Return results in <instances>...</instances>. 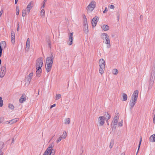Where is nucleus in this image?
<instances>
[{
  "mask_svg": "<svg viewBox=\"0 0 155 155\" xmlns=\"http://www.w3.org/2000/svg\"><path fill=\"white\" fill-rule=\"evenodd\" d=\"M26 96L24 94L20 98L19 100V102L20 103H23L26 100Z\"/></svg>",
  "mask_w": 155,
  "mask_h": 155,
  "instance_id": "obj_14",
  "label": "nucleus"
},
{
  "mask_svg": "<svg viewBox=\"0 0 155 155\" xmlns=\"http://www.w3.org/2000/svg\"><path fill=\"white\" fill-rule=\"evenodd\" d=\"M51 147V149L50 150L49 152V154L50 155H54L55 152V150L54 149H52V147Z\"/></svg>",
  "mask_w": 155,
  "mask_h": 155,
  "instance_id": "obj_24",
  "label": "nucleus"
},
{
  "mask_svg": "<svg viewBox=\"0 0 155 155\" xmlns=\"http://www.w3.org/2000/svg\"><path fill=\"white\" fill-rule=\"evenodd\" d=\"M26 10H23L22 11V15L23 17H24L26 15Z\"/></svg>",
  "mask_w": 155,
  "mask_h": 155,
  "instance_id": "obj_40",
  "label": "nucleus"
},
{
  "mask_svg": "<svg viewBox=\"0 0 155 155\" xmlns=\"http://www.w3.org/2000/svg\"><path fill=\"white\" fill-rule=\"evenodd\" d=\"M56 106V104H53V105H52L51 106V107H50V108H52V107H55Z\"/></svg>",
  "mask_w": 155,
  "mask_h": 155,
  "instance_id": "obj_55",
  "label": "nucleus"
},
{
  "mask_svg": "<svg viewBox=\"0 0 155 155\" xmlns=\"http://www.w3.org/2000/svg\"><path fill=\"white\" fill-rule=\"evenodd\" d=\"M6 65L5 64L1 68V70L0 72V76L1 78L3 77L6 74Z\"/></svg>",
  "mask_w": 155,
  "mask_h": 155,
  "instance_id": "obj_5",
  "label": "nucleus"
},
{
  "mask_svg": "<svg viewBox=\"0 0 155 155\" xmlns=\"http://www.w3.org/2000/svg\"><path fill=\"white\" fill-rule=\"evenodd\" d=\"M119 117V114H115V115L114 117V119H117L118 120Z\"/></svg>",
  "mask_w": 155,
  "mask_h": 155,
  "instance_id": "obj_37",
  "label": "nucleus"
},
{
  "mask_svg": "<svg viewBox=\"0 0 155 155\" xmlns=\"http://www.w3.org/2000/svg\"><path fill=\"white\" fill-rule=\"evenodd\" d=\"M45 15V11L44 9L41 10L40 12V15L41 16H44Z\"/></svg>",
  "mask_w": 155,
  "mask_h": 155,
  "instance_id": "obj_35",
  "label": "nucleus"
},
{
  "mask_svg": "<svg viewBox=\"0 0 155 155\" xmlns=\"http://www.w3.org/2000/svg\"><path fill=\"white\" fill-rule=\"evenodd\" d=\"M51 149V147H48L46 150L45 151L44 154L46 155H47L49 153V151Z\"/></svg>",
  "mask_w": 155,
  "mask_h": 155,
  "instance_id": "obj_25",
  "label": "nucleus"
},
{
  "mask_svg": "<svg viewBox=\"0 0 155 155\" xmlns=\"http://www.w3.org/2000/svg\"><path fill=\"white\" fill-rule=\"evenodd\" d=\"M2 48L0 46V55H2Z\"/></svg>",
  "mask_w": 155,
  "mask_h": 155,
  "instance_id": "obj_47",
  "label": "nucleus"
},
{
  "mask_svg": "<svg viewBox=\"0 0 155 155\" xmlns=\"http://www.w3.org/2000/svg\"><path fill=\"white\" fill-rule=\"evenodd\" d=\"M73 33H71L69 34V39H73Z\"/></svg>",
  "mask_w": 155,
  "mask_h": 155,
  "instance_id": "obj_41",
  "label": "nucleus"
},
{
  "mask_svg": "<svg viewBox=\"0 0 155 155\" xmlns=\"http://www.w3.org/2000/svg\"><path fill=\"white\" fill-rule=\"evenodd\" d=\"M98 122L100 126H103L104 123V116H100L98 119Z\"/></svg>",
  "mask_w": 155,
  "mask_h": 155,
  "instance_id": "obj_7",
  "label": "nucleus"
},
{
  "mask_svg": "<svg viewBox=\"0 0 155 155\" xmlns=\"http://www.w3.org/2000/svg\"><path fill=\"white\" fill-rule=\"evenodd\" d=\"M107 124L108 125H109V123H108V121H107Z\"/></svg>",
  "mask_w": 155,
  "mask_h": 155,
  "instance_id": "obj_63",
  "label": "nucleus"
},
{
  "mask_svg": "<svg viewBox=\"0 0 155 155\" xmlns=\"http://www.w3.org/2000/svg\"><path fill=\"white\" fill-rule=\"evenodd\" d=\"M104 68H102V67H100V69L99 70V73L101 74H102L104 73Z\"/></svg>",
  "mask_w": 155,
  "mask_h": 155,
  "instance_id": "obj_30",
  "label": "nucleus"
},
{
  "mask_svg": "<svg viewBox=\"0 0 155 155\" xmlns=\"http://www.w3.org/2000/svg\"><path fill=\"white\" fill-rule=\"evenodd\" d=\"M54 58V56H53V54L51 53L50 57H48L47 58L46 64H48L52 65L53 63V60Z\"/></svg>",
  "mask_w": 155,
  "mask_h": 155,
  "instance_id": "obj_4",
  "label": "nucleus"
},
{
  "mask_svg": "<svg viewBox=\"0 0 155 155\" xmlns=\"http://www.w3.org/2000/svg\"><path fill=\"white\" fill-rule=\"evenodd\" d=\"M59 138L61 139V140L64 139L63 138V137H62V136H60Z\"/></svg>",
  "mask_w": 155,
  "mask_h": 155,
  "instance_id": "obj_58",
  "label": "nucleus"
},
{
  "mask_svg": "<svg viewBox=\"0 0 155 155\" xmlns=\"http://www.w3.org/2000/svg\"><path fill=\"white\" fill-rule=\"evenodd\" d=\"M73 39H69L67 41V43L69 45H71L72 44Z\"/></svg>",
  "mask_w": 155,
  "mask_h": 155,
  "instance_id": "obj_34",
  "label": "nucleus"
},
{
  "mask_svg": "<svg viewBox=\"0 0 155 155\" xmlns=\"http://www.w3.org/2000/svg\"><path fill=\"white\" fill-rule=\"evenodd\" d=\"M47 1V0H44L43 2V4H44V2H45V3Z\"/></svg>",
  "mask_w": 155,
  "mask_h": 155,
  "instance_id": "obj_59",
  "label": "nucleus"
},
{
  "mask_svg": "<svg viewBox=\"0 0 155 155\" xmlns=\"http://www.w3.org/2000/svg\"><path fill=\"white\" fill-rule=\"evenodd\" d=\"M61 139H60V138H58V139L56 141V142L57 143H59L60 141L61 140Z\"/></svg>",
  "mask_w": 155,
  "mask_h": 155,
  "instance_id": "obj_48",
  "label": "nucleus"
},
{
  "mask_svg": "<svg viewBox=\"0 0 155 155\" xmlns=\"http://www.w3.org/2000/svg\"><path fill=\"white\" fill-rule=\"evenodd\" d=\"M150 141L151 142H155V134H153L149 138Z\"/></svg>",
  "mask_w": 155,
  "mask_h": 155,
  "instance_id": "obj_20",
  "label": "nucleus"
},
{
  "mask_svg": "<svg viewBox=\"0 0 155 155\" xmlns=\"http://www.w3.org/2000/svg\"><path fill=\"white\" fill-rule=\"evenodd\" d=\"M1 62H2V60H1V59H0V65L1 64Z\"/></svg>",
  "mask_w": 155,
  "mask_h": 155,
  "instance_id": "obj_61",
  "label": "nucleus"
},
{
  "mask_svg": "<svg viewBox=\"0 0 155 155\" xmlns=\"http://www.w3.org/2000/svg\"><path fill=\"white\" fill-rule=\"evenodd\" d=\"M33 75V73L31 72L30 73L28 76V81L29 82V84L30 83Z\"/></svg>",
  "mask_w": 155,
  "mask_h": 155,
  "instance_id": "obj_19",
  "label": "nucleus"
},
{
  "mask_svg": "<svg viewBox=\"0 0 155 155\" xmlns=\"http://www.w3.org/2000/svg\"><path fill=\"white\" fill-rule=\"evenodd\" d=\"M15 39H11V42L12 44H14L15 42Z\"/></svg>",
  "mask_w": 155,
  "mask_h": 155,
  "instance_id": "obj_54",
  "label": "nucleus"
},
{
  "mask_svg": "<svg viewBox=\"0 0 155 155\" xmlns=\"http://www.w3.org/2000/svg\"><path fill=\"white\" fill-rule=\"evenodd\" d=\"M11 39H15V33L13 31H11Z\"/></svg>",
  "mask_w": 155,
  "mask_h": 155,
  "instance_id": "obj_33",
  "label": "nucleus"
},
{
  "mask_svg": "<svg viewBox=\"0 0 155 155\" xmlns=\"http://www.w3.org/2000/svg\"><path fill=\"white\" fill-rule=\"evenodd\" d=\"M30 39H27L26 43V48H25V50L26 51H28L29 47H30Z\"/></svg>",
  "mask_w": 155,
  "mask_h": 155,
  "instance_id": "obj_18",
  "label": "nucleus"
},
{
  "mask_svg": "<svg viewBox=\"0 0 155 155\" xmlns=\"http://www.w3.org/2000/svg\"><path fill=\"white\" fill-rule=\"evenodd\" d=\"M105 43L107 44V48H110V39H106L105 41Z\"/></svg>",
  "mask_w": 155,
  "mask_h": 155,
  "instance_id": "obj_23",
  "label": "nucleus"
},
{
  "mask_svg": "<svg viewBox=\"0 0 155 155\" xmlns=\"http://www.w3.org/2000/svg\"><path fill=\"white\" fill-rule=\"evenodd\" d=\"M19 28V24H18V28L17 29V31H18Z\"/></svg>",
  "mask_w": 155,
  "mask_h": 155,
  "instance_id": "obj_57",
  "label": "nucleus"
},
{
  "mask_svg": "<svg viewBox=\"0 0 155 155\" xmlns=\"http://www.w3.org/2000/svg\"><path fill=\"white\" fill-rule=\"evenodd\" d=\"M70 122L69 118H66L64 120V124H69Z\"/></svg>",
  "mask_w": 155,
  "mask_h": 155,
  "instance_id": "obj_28",
  "label": "nucleus"
},
{
  "mask_svg": "<svg viewBox=\"0 0 155 155\" xmlns=\"http://www.w3.org/2000/svg\"><path fill=\"white\" fill-rule=\"evenodd\" d=\"M17 118H14L8 121H6L5 123L6 124H12L17 122Z\"/></svg>",
  "mask_w": 155,
  "mask_h": 155,
  "instance_id": "obj_10",
  "label": "nucleus"
},
{
  "mask_svg": "<svg viewBox=\"0 0 155 155\" xmlns=\"http://www.w3.org/2000/svg\"><path fill=\"white\" fill-rule=\"evenodd\" d=\"M99 64L100 67L105 68V61L103 59H101L100 60Z\"/></svg>",
  "mask_w": 155,
  "mask_h": 155,
  "instance_id": "obj_9",
  "label": "nucleus"
},
{
  "mask_svg": "<svg viewBox=\"0 0 155 155\" xmlns=\"http://www.w3.org/2000/svg\"><path fill=\"white\" fill-rule=\"evenodd\" d=\"M8 108L12 110H13L14 109V107L13 105L11 104H9L8 106Z\"/></svg>",
  "mask_w": 155,
  "mask_h": 155,
  "instance_id": "obj_31",
  "label": "nucleus"
},
{
  "mask_svg": "<svg viewBox=\"0 0 155 155\" xmlns=\"http://www.w3.org/2000/svg\"><path fill=\"white\" fill-rule=\"evenodd\" d=\"M61 136L63 137V138L65 139L67 136L66 132V131L64 132L63 134Z\"/></svg>",
  "mask_w": 155,
  "mask_h": 155,
  "instance_id": "obj_38",
  "label": "nucleus"
},
{
  "mask_svg": "<svg viewBox=\"0 0 155 155\" xmlns=\"http://www.w3.org/2000/svg\"><path fill=\"white\" fill-rule=\"evenodd\" d=\"M16 11L17 12H16V14L18 15H19V9L18 7L16 8Z\"/></svg>",
  "mask_w": 155,
  "mask_h": 155,
  "instance_id": "obj_44",
  "label": "nucleus"
},
{
  "mask_svg": "<svg viewBox=\"0 0 155 155\" xmlns=\"http://www.w3.org/2000/svg\"><path fill=\"white\" fill-rule=\"evenodd\" d=\"M3 10H1V11H0V17L2 15V14L3 13Z\"/></svg>",
  "mask_w": 155,
  "mask_h": 155,
  "instance_id": "obj_51",
  "label": "nucleus"
},
{
  "mask_svg": "<svg viewBox=\"0 0 155 155\" xmlns=\"http://www.w3.org/2000/svg\"><path fill=\"white\" fill-rule=\"evenodd\" d=\"M0 46L1 48H5L6 46V42L5 41H2L0 43Z\"/></svg>",
  "mask_w": 155,
  "mask_h": 155,
  "instance_id": "obj_22",
  "label": "nucleus"
},
{
  "mask_svg": "<svg viewBox=\"0 0 155 155\" xmlns=\"http://www.w3.org/2000/svg\"><path fill=\"white\" fill-rule=\"evenodd\" d=\"M118 120L117 119H113V120L111 124V126L112 128H116V125H117Z\"/></svg>",
  "mask_w": 155,
  "mask_h": 155,
  "instance_id": "obj_12",
  "label": "nucleus"
},
{
  "mask_svg": "<svg viewBox=\"0 0 155 155\" xmlns=\"http://www.w3.org/2000/svg\"><path fill=\"white\" fill-rule=\"evenodd\" d=\"M99 19V18L95 16L92 20L91 24L93 28L96 25Z\"/></svg>",
  "mask_w": 155,
  "mask_h": 155,
  "instance_id": "obj_6",
  "label": "nucleus"
},
{
  "mask_svg": "<svg viewBox=\"0 0 155 155\" xmlns=\"http://www.w3.org/2000/svg\"><path fill=\"white\" fill-rule=\"evenodd\" d=\"M61 95L60 94H57L55 97V100H58L60 98H61Z\"/></svg>",
  "mask_w": 155,
  "mask_h": 155,
  "instance_id": "obj_32",
  "label": "nucleus"
},
{
  "mask_svg": "<svg viewBox=\"0 0 155 155\" xmlns=\"http://www.w3.org/2000/svg\"><path fill=\"white\" fill-rule=\"evenodd\" d=\"M121 155H124V153H122Z\"/></svg>",
  "mask_w": 155,
  "mask_h": 155,
  "instance_id": "obj_62",
  "label": "nucleus"
},
{
  "mask_svg": "<svg viewBox=\"0 0 155 155\" xmlns=\"http://www.w3.org/2000/svg\"><path fill=\"white\" fill-rule=\"evenodd\" d=\"M45 6V2H44V4L42 5L41 7V9H44V8Z\"/></svg>",
  "mask_w": 155,
  "mask_h": 155,
  "instance_id": "obj_50",
  "label": "nucleus"
},
{
  "mask_svg": "<svg viewBox=\"0 0 155 155\" xmlns=\"http://www.w3.org/2000/svg\"><path fill=\"white\" fill-rule=\"evenodd\" d=\"M83 18L84 19L83 23H87L86 17L85 15H83Z\"/></svg>",
  "mask_w": 155,
  "mask_h": 155,
  "instance_id": "obj_39",
  "label": "nucleus"
},
{
  "mask_svg": "<svg viewBox=\"0 0 155 155\" xmlns=\"http://www.w3.org/2000/svg\"><path fill=\"white\" fill-rule=\"evenodd\" d=\"M37 71H36V75L37 77H39L41 74V73L42 72V70L41 69V68H36Z\"/></svg>",
  "mask_w": 155,
  "mask_h": 155,
  "instance_id": "obj_17",
  "label": "nucleus"
},
{
  "mask_svg": "<svg viewBox=\"0 0 155 155\" xmlns=\"http://www.w3.org/2000/svg\"><path fill=\"white\" fill-rule=\"evenodd\" d=\"M0 155H3V153L2 152V148L0 149Z\"/></svg>",
  "mask_w": 155,
  "mask_h": 155,
  "instance_id": "obj_53",
  "label": "nucleus"
},
{
  "mask_svg": "<svg viewBox=\"0 0 155 155\" xmlns=\"http://www.w3.org/2000/svg\"><path fill=\"white\" fill-rule=\"evenodd\" d=\"M18 0H15V4H16L18 2Z\"/></svg>",
  "mask_w": 155,
  "mask_h": 155,
  "instance_id": "obj_60",
  "label": "nucleus"
},
{
  "mask_svg": "<svg viewBox=\"0 0 155 155\" xmlns=\"http://www.w3.org/2000/svg\"><path fill=\"white\" fill-rule=\"evenodd\" d=\"M33 6V2L32 1L31 2L27 5L26 7V12L29 13L30 10Z\"/></svg>",
  "mask_w": 155,
  "mask_h": 155,
  "instance_id": "obj_8",
  "label": "nucleus"
},
{
  "mask_svg": "<svg viewBox=\"0 0 155 155\" xmlns=\"http://www.w3.org/2000/svg\"><path fill=\"white\" fill-rule=\"evenodd\" d=\"M96 5V2L94 0L91 2L87 8V10L88 12H91L95 8Z\"/></svg>",
  "mask_w": 155,
  "mask_h": 155,
  "instance_id": "obj_2",
  "label": "nucleus"
},
{
  "mask_svg": "<svg viewBox=\"0 0 155 155\" xmlns=\"http://www.w3.org/2000/svg\"><path fill=\"white\" fill-rule=\"evenodd\" d=\"M51 40H50V39H48V41H47V42L48 45L50 48H51V45L53 43V41L52 39H51Z\"/></svg>",
  "mask_w": 155,
  "mask_h": 155,
  "instance_id": "obj_26",
  "label": "nucleus"
},
{
  "mask_svg": "<svg viewBox=\"0 0 155 155\" xmlns=\"http://www.w3.org/2000/svg\"><path fill=\"white\" fill-rule=\"evenodd\" d=\"M109 7L110 8L114 9V6L113 5H111Z\"/></svg>",
  "mask_w": 155,
  "mask_h": 155,
  "instance_id": "obj_46",
  "label": "nucleus"
},
{
  "mask_svg": "<svg viewBox=\"0 0 155 155\" xmlns=\"http://www.w3.org/2000/svg\"><path fill=\"white\" fill-rule=\"evenodd\" d=\"M153 122L155 124V116H154L153 118Z\"/></svg>",
  "mask_w": 155,
  "mask_h": 155,
  "instance_id": "obj_56",
  "label": "nucleus"
},
{
  "mask_svg": "<svg viewBox=\"0 0 155 155\" xmlns=\"http://www.w3.org/2000/svg\"><path fill=\"white\" fill-rule=\"evenodd\" d=\"M107 11H108V9H107V7H106L105 8L104 10L103 11V13L104 14V13H106L107 12Z\"/></svg>",
  "mask_w": 155,
  "mask_h": 155,
  "instance_id": "obj_45",
  "label": "nucleus"
},
{
  "mask_svg": "<svg viewBox=\"0 0 155 155\" xmlns=\"http://www.w3.org/2000/svg\"><path fill=\"white\" fill-rule=\"evenodd\" d=\"M112 73L114 74L117 75L118 73V71L116 69H114L112 71Z\"/></svg>",
  "mask_w": 155,
  "mask_h": 155,
  "instance_id": "obj_29",
  "label": "nucleus"
},
{
  "mask_svg": "<svg viewBox=\"0 0 155 155\" xmlns=\"http://www.w3.org/2000/svg\"><path fill=\"white\" fill-rule=\"evenodd\" d=\"M127 99V95L125 94H123V100L124 101H126Z\"/></svg>",
  "mask_w": 155,
  "mask_h": 155,
  "instance_id": "obj_27",
  "label": "nucleus"
},
{
  "mask_svg": "<svg viewBox=\"0 0 155 155\" xmlns=\"http://www.w3.org/2000/svg\"><path fill=\"white\" fill-rule=\"evenodd\" d=\"M141 140H142L141 138L140 141V142H139V144L138 150L139 149V148L140 147V144H141Z\"/></svg>",
  "mask_w": 155,
  "mask_h": 155,
  "instance_id": "obj_52",
  "label": "nucleus"
},
{
  "mask_svg": "<svg viewBox=\"0 0 155 155\" xmlns=\"http://www.w3.org/2000/svg\"><path fill=\"white\" fill-rule=\"evenodd\" d=\"M139 92L138 90H136L134 91L132 95L131 99L129 102L130 109L131 110L135 105L136 101H137Z\"/></svg>",
  "mask_w": 155,
  "mask_h": 155,
  "instance_id": "obj_1",
  "label": "nucleus"
},
{
  "mask_svg": "<svg viewBox=\"0 0 155 155\" xmlns=\"http://www.w3.org/2000/svg\"><path fill=\"white\" fill-rule=\"evenodd\" d=\"M43 59L42 58H39L36 60V68L41 69L43 64Z\"/></svg>",
  "mask_w": 155,
  "mask_h": 155,
  "instance_id": "obj_3",
  "label": "nucleus"
},
{
  "mask_svg": "<svg viewBox=\"0 0 155 155\" xmlns=\"http://www.w3.org/2000/svg\"><path fill=\"white\" fill-rule=\"evenodd\" d=\"M104 119L106 120L107 123V120L110 118V116L107 112H105L104 115Z\"/></svg>",
  "mask_w": 155,
  "mask_h": 155,
  "instance_id": "obj_13",
  "label": "nucleus"
},
{
  "mask_svg": "<svg viewBox=\"0 0 155 155\" xmlns=\"http://www.w3.org/2000/svg\"><path fill=\"white\" fill-rule=\"evenodd\" d=\"M101 26L102 29L104 31H107L109 30V27L107 25L104 24L101 25Z\"/></svg>",
  "mask_w": 155,
  "mask_h": 155,
  "instance_id": "obj_15",
  "label": "nucleus"
},
{
  "mask_svg": "<svg viewBox=\"0 0 155 155\" xmlns=\"http://www.w3.org/2000/svg\"><path fill=\"white\" fill-rule=\"evenodd\" d=\"M1 143L2 145H3V143Z\"/></svg>",
  "mask_w": 155,
  "mask_h": 155,
  "instance_id": "obj_64",
  "label": "nucleus"
},
{
  "mask_svg": "<svg viewBox=\"0 0 155 155\" xmlns=\"http://www.w3.org/2000/svg\"><path fill=\"white\" fill-rule=\"evenodd\" d=\"M123 120H122L121 121L118 123L119 127H122L123 126Z\"/></svg>",
  "mask_w": 155,
  "mask_h": 155,
  "instance_id": "obj_42",
  "label": "nucleus"
},
{
  "mask_svg": "<svg viewBox=\"0 0 155 155\" xmlns=\"http://www.w3.org/2000/svg\"><path fill=\"white\" fill-rule=\"evenodd\" d=\"M52 66V65L48 64H46V71L47 72H49L51 71V69Z\"/></svg>",
  "mask_w": 155,
  "mask_h": 155,
  "instance_id": "obj_16",
  "label": "nucleus"
},
{
  "mask_svg": "<svg viewBox=\"0 0 155 155\" xmlns=\"http://www.w3.org/2000/svg\"><path fill=\"white\" fill-rule=\"evenodd\" d=\"M0 104L1 105H3V101L2 99V97H0Z\"/></svg>",
  "mask_w": 155,
  "mask_h": 155,
  "instance_id": "obj_43",
  "label": "nucleus"
},
{
  "mask_svg": "<svg viewBox=\"0 0 155 155\" xmlns=\"http://www.w3.org/2000/svg\"><path fill=\"white\" fill-rule=\"evenodd\" d=\"M114 140H111L110 141V146H109V147L110 148H111L114 145Z\"/></svg>",
  "mask_w": 155,
  "mask_h": 155,
  "instance_id": "obj_36",
  "label": "nucleus"
},
{
  "mask_svg": "<svg viewBox=\"0 0 155 155\" xmlns=\"http://www.w3.org/2000/svg\"><path fill=\"white\" fill-rule=\"evenodd\" d=\"M83 30L86 34H87L88 32V27L87 23H83Z\"/></svg>",
  "mask_w": 155,
  "mask_h": 155,
  "instance_id": "obj_11",
  "label": "nucleus"
},
{
  "mask_svg": "<svg viewBox=\"0 0 155 155\" xmlns=\"http://www.w3.org/2000/svg\"><path fill=\"white\" fill-rule=\"evenodd\" d=\"M116 35L115 34H113L111 35V38H115Z\"/></svg>",
  "mask_w": 155,
  "mask_h": 155,
  "instance_id": "obj_49",
  "label": "nucleus"
},
{
  "mask_svg": "<svg viewBox=\"0 0 155 155\" xmlns=\"http://www.w3.org/2000/svg\"><path fill=\"white\" fill-rule=\"evenodd\" d=\"M101 38L103 39H108L109 36L108 35L105 33H102L101 35Z\"/></svg>",
  "mask_w": 155,
  "mask_h": 155,
  "instance_id": "obj_21",
  "label": "nucleus"
}]
</instances>
